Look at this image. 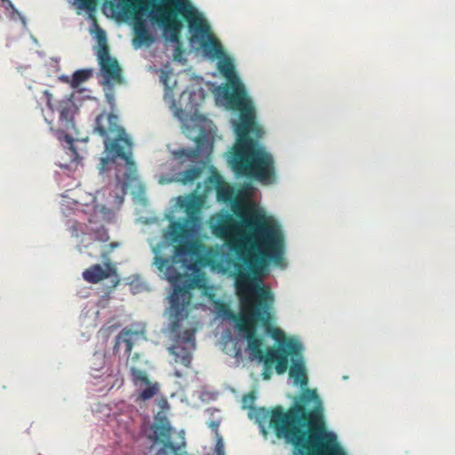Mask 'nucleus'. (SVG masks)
I'll use <instances>...</instances> for the list:
<instances>
[{"label": "nucleus", "instance_id": "10", "mask_svg": "<svg viewBox=\"0 0 455 455\" xmlns=\"http://www.w3.org/2000/svg\"><path fill=\"white\" fill-rule=\"evenodd\" d=\"M120 13L125 18L133 19V46L140 47L143 44H150L154 41L146 22L139 16L142 7V0H118Z\"/></svg>", "mask_w": 455, "mask_h": 455}, {"label": "nucleus", "instance_id": "31", "mask_svg": "<svg viewBox=\"0 0 455 455\" xmlns=\"http://www.w3.org/2000/svg\"><path fill=\"white\" fill-rule=\"evenodd\" d=\"M182 114H183L182 109H178V110L176 111V116H177L178 117H180V118H181Z\"/></svg>", "mask_w": 455, "mask_h": 455}, {"label": "nucleus", "instance_id": "2", "mask_svg": "<svg viewBox=\"0 0 455 455\" xmlns=\"http://www.w3.org/2000/svg\"><path fill=\"white\" fill-rule=\"evenodd\" d=\"M151 1L154 3L150 19L162 27L167 41L175 43V60L182 52L180 31L183 20L191 34L190 42H198L209 56L220 59L219 72L227 83L219 87V95L229 109L239 112V121L234 124L236 138L227 157L228 164L236 176L268 184L275 179V162L260 144L264 128L257 122L253 102L248 97L233 61L224 56L223 46L212 33L209 23L189 0Z\"/></svg>", "mask_w": 455, "mask_h": 455}, {"label": "nucleus", "instance_id": "7", "mask_svg": "<svg viewBox=\"0 0 455 455\" xmlns=\"http://www.w3.org/2000/svg\"><path fill=\"white\" fill-rule=\"evenodd\" d=\"M176 243L178 244L175 247L174 255L172 259L160 255H156L154 258V263L156 265L157 269L173 285L182 283L185 278V275L180 274L176 264H180L182 269H190L192 264L188 262L184 257L196 254L199 248L198 243L194 241L183 240L182 242Z\"/></svg>", "mask_w": 455, "mask_h": 455}, {"label": "nucleus", "instance_id": "38", "mask_svg": "<svg viewBox=\"0 0 455 455\" xmlns=\"http://www.w3.org/2000/svg\"><path fill=\"white\" fill-rule=\"evenodd\" d=\"M95 243H91L89 246H94Z\"/></svg>", "mask_w": 455, "mask_h": 455}, {"label": "nucleus", "instance_id": "6", "mask_svg": "<svg viewBox=\"0 0 455 455\" xmlns=\"http://www.w3.org/2000/svg\"><path fill=\"white\" fill-rule=\"evenodd\" d=\"M291 365L289 375L294 382L301 387L307 384V368L303 360V345L298 339H288L285 343L277 347H268L266 363L268 365L275 362V370L277 374H283L289 369V358Z\"/></svg>", "mask_w": 455, "mask_h": 455}, {"label": "nucleus", "instance_id": "1", "mask_svg": "<svg viewBox=\"0 0 455 455\" xmlns=\"http://www.w3.org/2000/svg\"><path fill=\"white\" fill-rule=\"evenodd\" d=\"M236 220L228 213H219L210 220L213 235L223 239L241 263L235 266V286L240 298V314L230 318L235 322L236 330L247 339V350L251 358L266 361L264 341L257 334V325L283 346L284 332L273 326L275 297L267 286L261 285L262 278L270 263L285 264V237L281 226L272 217L246 206L235 212Z\"/></svg>", "mask_w": 455, "mask_h": 455}, {"label": "nucleus", "instance_id": "19", "mask_svg": "<svg viewBox=\"0 0 455 455\" xmlns=\"http://www.w3.org/2000/svg\"><path fill=\"white\" fill-rule=\"evenodd\" d=\"M64 140L67 143L66 154L69 157L71 163L79 164L82 160L76 148L74 147V140L69 134H63Z\"/></svg>", "mask_w": 455, "mask_h": 455}, {"label": "nucleus", "instance_id": "23", "mask_svg": "<svg viewBox=\"0 0 455 455\" xmlns=\"http://www.w3.org/2000/svg\"><path fill=\"white\" fill-rule=\"evenodd\" d=\"M255 360H259V362L263 363V365H264V370H263V373H261V377H263V379L265 380H267L271 378V368L272 366L275 364V362H272L271 363H269L268 365L265 363V360L264 359H261V358H254Z\"/></svg>", "mask_w": 455, "mask_h": 455}, {"label": "nucleus", "instance_id": "17", "mask_svg": "<svg viewBox=\"0 0 455 455\" xmlns=\"http://www.w3.org/2000/svg\"><path fill=\"white\" fill-rule=\"evenodd\" d=\"M217 198L223 203L230 202L234 197V189L225 181H220L217 186Z\"/></svg>", "mask_w": 455, "mask_h": 455}, {"label": "nucleus", "instance_id": "32", "mask_svg": "<svg viewBox=\"0 0 455 455\" xmlns=\"http://www.w3.org/2000/svg\"><path fill=\"white\" fill-rule=\"evenodd\" d=\"M80 3H82L84 5H88L89 4V2L90 0H78Z\"/></svg>", "mask_w": 455, "mask_h": 455}, {"label": "nucleus", "instance_id": "29", "mask_svg": "<svg viewBox=\"0 0 455 455\" xmlns=\"http://www.w3.org/2000/svg\"><path fill=\"white\" fill-rule=\"evenodd\" d=\"M224 308H226V312H225L226 316H227L228 319L232 320V321L235 323V322L232 318H230V313L232 314L231 310H230V309H228V308H227V306H224ZM233 314H235V313H233Z\"/></svg>", "mask_w": 455, "mask_h": 455}, {"label": "nucleus", "instance_id": "26", "mask_svg": "<svg viewBox=\"0 0 455 455\" xmlns=\"http://www.w3.org/2000/svg\"><path fill=\"white\" fill-rule=\"evenodd\" d=\"M97 239L100 243H106V242H108L109 240V237L108 235V233H107L106 229L101 228V229H100L98 231Z\"/></svg>", "mask_w": 455, "mask_h": 455}, {"label": "nucleus", "instance_id": "33", "mask_svg": "<svg viewBox=\"0 0 455 455\" xmlns=\"http://www.w3.org/2000/svg\"><path fill=\"white\" fill-rule=\"evenodd\" d=\"M191 337H192V334L191 333L188 334V337L186 338L187 341L190 340Z\"/></svg>", "mask_w": 455, "mask_h": 455}, {"label": "nucleus", "instance_id": "5", "mask_svg": "<svg viewBox=\"0 0 455 455\" xmlns=\"http://www.w3.org/2000/svg\"><path fill=\"white\" fill-rule=\"evenodd\" d=\"M141 334L140 331L127 327L124 328L115 339L113 350L116 354L124 348V354L127 355V366L130 369L133 384L137 386L146 385V387L139 393L138 401H148V399H152L156 395L160 387L157 382L151 383L149 381L147 372L143 369L146 362L140 353H132V348L138 343Z\"/></svg>", "mask_w": 455, "mask_h": 455}, {"label": "nucleus", "instance_id": "15", "mask_svg": "<svg viewBox=\"0 0 455 455\" xmlns=\"http://www.w3.org/2000/svg\"><path fill=\"white\" fill-rule=\"evenodd\" d=\"M170 350L175 355L176 363L187 368L190 367L192 355L188 348L181 346H174Z\"/></svg>", "mask_w": 455, "mask_h": 455}, {"label": "nucleus", "instance_id": "11", "mask_svg": "<svg viewBox=\"0 0 455 455\" xmlns=\"http://www.w3.org/2000/svg\"><path fill=\"white\" fill-rule=\"evenodd\" d=\"M97 59L104 78V84L112 85L124 82L122 68L118 61L110 56L109 48L104 36L99 37Z\"/></svg>", "mask_w": 455, "mask_h": 455}, {"label": "nucleus", "instance_id": "25", "mask_svg": "<svg viewBox=\"0 0 455 455\" xmlns=\"http://www.w3.org/2000/svg\"><path fill=\"white\" fill-rule=\"evenodd\" d=\"M105 97H106L108 104L113 109L115 108V92L111 87L108 88V90L105 92Z\"/></svg>", "mask_w": 455, "mask_h": 455}, {"label": "nucleus", "instance_id": "20", "mask_svg": "<svg viewBox=\"0 0 455 455\" xmlns=\"http://www.w3.org/2000/svg\"><path fill=\"white\" fill-rule=\"evenodd\" d=\"M92 77V69H80L73 74L70 80V86L72 88L78 87L81 84L86 82Z\"/></svg>", "mask_w": 455, "mask_h": 455}, {"label": "nucleus", "instance_id": "9", "mask_svg": "<svg viewBox=\"0 0 455 455\" xmlns=\"http://www.w3.org/2000/svg\"><path fill=\"white\" fill-rule=\"evenodd\" d=\"M173 428L165 416H156L150 426V432L148 437L155 443H161L162 448L156 455H183L186 443L181 436L180 443L175 444L172 441Z\"/></svg>", "mask_w": 455, "mask_h": 455}, {"label": "nucleus", "instance_id": "37", "mask_svg": "<svg viewBox=\"0 0 455 455\" xmlns=\"http://www.w3.org/2000/svg\"><path fill=\"white\" fill-rule=\"evenodd\" d=\"M45 121H47L51 124V121L47 117H45Z\"/></svg>", "mask_w": 455, "mask_h": 455}, {"label": "nucleus", "instance_id": "3", "mask_svg": "<svg viewBox=\"0 0 455 455\" xmlns=\"http://www.w3.org/2000/svg\"><path fill=\"white\" fill-rule=\"evenodd\" d=\"M251 417L263 428L268 421L277 437L291 443L294 455H345L336 435L326 430L323 403L315 389L304 388L286 411L282 406L271 411L254 408Z\"/></svg>", "mask_w": 455, "mask_h": 455}, {"label": "nucleus", "instance_id": "36", "mask_svg": "<svg viewBox=\"0 0 455 455\" xmlns=\"http://www.w3.org/2000/svg\"><path fill=\"white\" fill-rule=\"evenodd\" d=\"M250 395L251 399L253 401V399H254V395H253L252 394H251V395Z\"/></svg>", "mask_w": 455, "mask_h": 455}, {"label": "nucleus", "instance_id": "8", "mask_svg": "<svg viewBox=\"0 0 455 455\" xmlns=\"http://www.w3.org/2000/svg\"><path fill=\"white\" fill-rule=\"evenodd\" d=\"M204 203V198L195 194L180 199V207L184 209L187 218L184 221H172L170 224L169 235L173 242L188 240L196 234V229L200 227V211Z\"/></svg>", "mask_w": 455, "mask_h": 455}, {"label": "nucleus", "instance_id": "24", "mask_svg": "<svg viewBox=\"0 0 455 455\" xmlns=\"http://www.w3.org/2000/svg\"><path fill=\"white\" fill-rule=\"evenodd\" d=\"M215 454L216 455H225L223 437L220 434H218V435H216Z\"/></svg>", "mask_w": 455, "mask_h": 455}, {"label": "nucleus", "instance_id": "12", "mask_svg": "<svg viewBox=\"0 0 455 455\" xmlns=\"http://www.w3.org/2000/svg\"><path fill=\"white\" fill-rule=\"evenodd\" d=\"M48 109L58 115V127L62 132H71L75 130V115L77 107L71 99L60 100L55 107L52 106V94L49 90L44 91Z\"/></svg>", "mask_w": 455, "mask_h": 455}, {"label": "nucleus", "instance_id": "21", "mask_svg": "<svg viewBox=\"0 0 455 455\" xmlns=\"http://www.w3.org/2000/svg\"><path fill=\"white\" fill-rule=\"evenodd\" d=\"M191 289L204 288L205 286V277L203 274H198L193 277L185 275L183 280Z\"/></svg>", "mask_w": 455, "mask_h": 455}, {"label": "nucleus", "instance_id": "22", "mask_svg": "<svg viewBox=\"0 0 455 455\" xmlns=\"http://www.w3.org/2000/svg\"><path fill=\"white\" fill-rule=\"evenodd\" d=\"M118 243L113 242L108 244L100 245V249L99 251L100 256L102 260H111L109 258V254L113 251V250L118 247Z\"/></svg>", "mask_w": 455, "mask_h": 455}, {"label": "nucleus", "instance_id": "30", "mask_svg": "<svg viewBox=\"0 0 455 455\" xmlns=\"http://www.w3.org/2000/svg\"><path fill=\"white\" fill-rule=\"evenodd\" d=\"M60 79L66 83H68L70 84V80L71 78H69L68 76H61Z\"/></svg>", "mask_w": 455, "mask_h": 455}, {"label": "nucleus", "instance_id": "18", "mask_svg": "<svg viewBox=\"0 0 455 455\" xmlns=\"http://www.w3.org/2000/svg\"><path fill=\"white\" fill-rule=\"evenodd\" d=\"M205 140V135L200 134L196 139V143L197 146L196 149H180L176 154H178L180 157L185 156L187 158H196L198 156L199 148H201L204 146Z\"/></svg>", "mask_w": 455, "mask_h": 455}, {"label": "nucleus", "instance_id": "14", "mask_svg": "<svg viewBox=\"0 0 455 455\" xmlns=\"http://www.w3.org/2000/svg\"><path fill=\"white\" fill-rule=\"evenodd\" d=\"M173 293L171 296L172 308L176 315H179L186 307L190 303L191 288L184 282L176 283Z\"/></svg>", "mask_w": 455, "mask_h": 455}, {"label": "nucleus", "instance_id": "13", "mask_svg": "<svg viewBox=\"0 0 455 455\" xmlns=\"http://www.w3.org/2000/svg\"><path fill=\"white\" fill-rule=\"evenodd\" d=\"M83 278L89 283H99L100 282L110 279V286L107 288L106 294H110L120 283V277L115 263L111 260H103V265L92 264L84 270Z\"/></svg>", "mask_w": 455, "mask_h": 455}, {"label": "nucleus", "instance_id": "27", "mask_svg": "<svg viewBox=\"0 0 455 455\" xmlns=\"http://www.w3.org/2000/svg\"><path fill=\"white\" fill-rule=\"evenodd\" d=\"M161 80L163 82V84L165 85L166 87V90H167V93H169V92H172V87L169 86L168 84V80H169V75L167 73H164L162 76H161Z\"/></svg>", "mask_w": 455, "mask_h": 455}, {"label": "nucleus", "instance_id": "4", "mask_svg": "<svg viewBox=\"0 0 455 455\" xmlns=\"http://www.w3.org/2000/svg\"><path fill=\"white\" fill-rule=\"evenodd\" d=\"M94 132L102 137L105 157H101L98 166L103 173L108 170V164L117 160L124 162L116 172L117 182L123 190H126L138 180V168L133 161V142L124 127L119 124V117L113 113L103 112L94 121Z\"/></svg>", "mask_w": 455, "mask_h": 455}, {"label": "nucleus", "instance_id": "16", "mask_svg": "<svg viewBox=\"0 0 455 455\" xmlns=\"http://www.w3.org/2000/svg\"><path fill=\"white\" fill-rule=\"evenodd\" d=\"M203 168L199 166H191L180 172V180L182 184L193 182L200 177Z\"/></svg>", "mask_w": 455, "mask_h": 455}, {"label": "nucleus", "instance_id": "35", "mask_svg": "<svg viewBox=\"0 0 455 455\" xmlns=\"http://www.w3.org/2000/svg\"><path fill=\"white\" fill-rule=\"evenodd\" d=\"M7 2V4L10 5V6H12V3L10 0H5Z\"/></svg>", "mask_w": 455, "mask_h": 455}, {"label": "nucleus", "instance_id": "28", "mask_svg": "<svg viewBox=\"0 0 455 455\" xmlns=\"http://www.w3.org/2000/svg\"><path fill=\"white\" fill-rule=\"evenodd\" d=\"M210 427L211 428L215 431L216 433V435H218L219 433V427H220V423L217 422V421H212L211 424H210Z\"/></svg>", "mask_w": 455, "mask_h": 455}, {"label": "nucleus", "instance_id": "34", "mask_svg": "<svg viewBox=\"0 0 455 455\" xmlns=\"http://www.w3.org/2000/svg\"><path fill=\"white\" fill-rule=\"evenodd\" d=\"M176 377H181V374L179 371H176Z\"/></svg>", "mask_w": 455, "mask_h": 455}]
</instances>
